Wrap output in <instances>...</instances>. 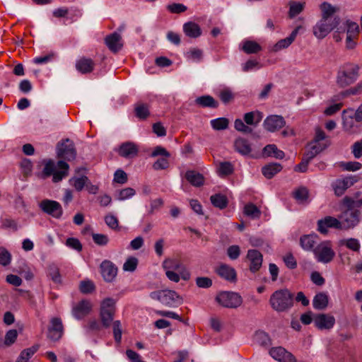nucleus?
I'll list each match as a JSON object with an SVG mask.
<instances>
[{
	"instance_id": "1",
	"label": "nucleus",
	"mask_w": 362,
	"mask_h": 362,
	"mask_svg": "<svg viewBox=\"0 0 362 362\" xmlns=\"http://www.w3.org/2000/svg\"><path fill=\"white\" fill-rule=\"evenodd\" d=\"M322 18L313 28V35L317 39L325 38L339 23V19L334 16L335 9L329 4H321Z\"/></svg>"
},
{
	"instance_id": "2",
	"label": "nucleus",
	"mask_w": 362,
	"mask_h": 362,
	"mask_svg": "<svg viewBox=\"0 0 362 362\" xmlns=\"http://www.w3.org/2000/svg\"><path fill=\"white\" fill-rule=\"evenodd\" d=\"M344 204L348 207V209L344 211L340 216V221L343 223V229L351 228L358 224L361 218L362 213L358 209H354L355 206H360L362 204V199L354 201L349 197L343 199Z\"/></svg>"
},
{
	"instance_id": "3",
	"label": "nucleus",
	"mask_w": 362,
	"mask_h": 362,
	"mask_svg": "<svg viewBox=\"0 0 362 362\" xmlns=\"http://www.w3.org/2000/svg\"><path fill=\"white\" fill-rule=\"evenodd\" d=\"M272 308L277 312H284L293 305V296L287 289L275 291L270 297Z\"/></svg>"
},
{
	"instance_id": "4",
	"label": "nucleus",
	"mask_w": 362,
	"mask_h": 362,
	"mask_svg": "<svg viewBox=\"0 0 362 362\" xmlns=\"http://www.w3.org/2000/svg\"><path fill=\"white\" fill-rule=\"evenodd\" d=\"M69 169V165L63 160L55 163L53 160H49L45 164L43 174L47 177L52 175L53 182H58L68 175Z\"/></svg>"
},
{
	"instance_id": "5",
	"label": "nucleus",
	"mask_w": 362,
	"mask_h": 362,
	"mask_svg": "<svg viewBox=\"0 0 362 362\" xmlns=\"http://www.w3.org/2000/svg\"><path fill=\"white\" fill-rule=\"evenodd\" d=\"M152 299L158 300L168 307H177L182 303V298L173 290H159L151 292Z\"/></svg>"
},
{
	"instance_id": "6",
	"label": "nucleus",
	"mask_w": 362,
	"mask_h": 362,
	"mask_svg": "<svg viewBox=\"0 0 362 362\" xmlns=\"http://www.w3.org/2000/svg\"><path fill=\"white\" fill-rule=\"evenodd\" d=\"M358 70L359 67L356 64H347L344 65L338 72L337 85L344 88L353 83L358 77Z\"/></svg>"
},
{
	"instance_id": "7",
	"label": "nucleus",
	"mask_w": 362,
	"mask_h": 362,
	"mask_svg": "<svg viewBox=\"0 0 362 362\" xmlns=\"http://www.w3.org/2000/svg\"><path fill=\"white\" fill-rule=\"evenodd\" d=\"M341 118L342 128L344 132L349 134H355L360 132L361 128L358 123L361 122L356 119L353 108L344 110L342 111Z\"/></svg>"
},
{
	"instance_id": "8",
	"label": "nucleus",
	"mask_w": 362,
	"mask_h": 362,
	"mask_svg": "<svg viewBox=\"0 0 362 362\" xmlns=\"http://www.w3.org/2000/svg\"><path fill=\"white\" fill-rule=\"evenodd\" d=\"M300 245L303 249H331L329 241H321L316 234L303 235L300 240Z\"/></svg>"
},
{
	"instance_id": "9",
	"label": "nucleus",
	"mask_w": 362,
	"mask_h": 362,
	"mask_svg": "<svg viewBox=\"0 0 362 362\" xmlns=\"http://www.w3.org/2000/svg\"><path fill=\"white\" fill-rule=\"evenodd\" d=\"M217 302L226 308H235L239 307L243 299L241 296L235 292L224 291L216 296Z\"/></svg>"
},
{
	"instance_id": "10",
	"label": "nucleus",
	"mask_w": 362,
	"mask_h": 362,
	"mask_svg": "<svg viewBox=\"0 0 362 362\" xmlns=\"http://www.w3.org/2000/svg\"><path fill=\"white\" fill-rule=\"evenodd\" d=\"M344 28L346 33V47L348 49H353L356 45V40L360 32L359 26L356 23L347 20L344 23Z\"/></svg>"
},
{
	"instance_id": "11",
	"label": "nucleus",
	"mask_w": 362,
	"mask_h": 362,
	"mask_svg": "<svg viewBox=\"0 0 362 362\" xmlns=\"http://www.w3.org/2000/svg\"><path fill=\"white\" fill-rule=\"evenodd\" d=\"M163 267L165 270L177 271L180 273L181 279L188 280L190 277L189 272L186 269L182 263L175 258L167 259L163 262Z\"/></svg>"
},
{
	"instance_id": "12",
	"label": "nucleus",
	"mask_w": 362,
	"mask_h": 362,
	"mask_svg": "<svg viewBox=\"0 0 362 362\" xmlns=\"http://www.w3.org/2000/svg\"><path fill=\"white\" fill-rule=\"evenodd\" d=\"M39 206L43 212L57 218H60L63 214L62 207L57 201L44 199L40 203Z\"/></svg>"
},
{
	"instance_id": "13",
	"label": "nucleus",
	"mask_w": 362,
	"mask_h": 362,
	"mask_svg": "<svg viewBox=\"0 0 362 362\" xmlns=\"http://www.w3.org/2000/svg\"><path fill=\"white\" fill-rule=\"evenodd\" d=\"M329 228L343 229V223L338 218L330 216L317 221V229L321 233H327Z\"/></svg>"
},
{
	"instance_id": "14",
	"label": "nucleus",
	"mask_w": 362,
	"mask_h": 362,
	"mask_svg": "<svg viewBox=\"0 0 362 362\" xmlns=\"http://www.w3.org/2000/svg\"><path fill=\"white\" fill-rule=\"evenodd\" d=\"M356 182V179L353 176L344 177L334 181L332 183V187L334 194L339 197L341 196L348 188L354 185Z\"/></svg>"
},
{
	"instance_id": "15",
	"label": "nucleus",
	"mask_w": 362,
	"mask_h": 362,
	"mask_svg": "<svg viewBox=\"0 0 362 362\" xmlns=\"http://www.w3.org/2000/svg\"><path fill=\"white\" fill-rule=\"evenodd\" d=\"M76 155L74 144L69 139L59 144L57 147L58 157L71 160L76 158Z\"/></svg>"
},
{
	"instance_id": "16",
	"label": "nucleus",
	"mask_w": 362,
	"mask_h": 362,
	"mask_svg": "<svg viewBox=\"0 0 362 362\" xmlns=\"http://www.w3.org/2000/svg\"><path fill=\"white\" fill-rule=\"evenodd\" d=\"M269 355L279 362H296L295 356L282 346L273 347L269 350Z\"/></svg>"
},
{
	"instance_id": "17",
	"label": "nucleus",
	"mask_w": 362,
	"mask_h": 362,
	"mask_svg": "<svg viewBox=\"0 0 362 362\" xmlns=\"http://www.w3.org/2000/svg\"><path fill=\"white\" fill-rule=\"evenodd\" d=\"M63 330L62 320L59 317H53L50 320L47 337L52 341H57L62 337Z\"/></svg>"
},
{
	"instance_id": "18",
	"label": "nucleus",
	"mask_w": 362,
	"mask_h": 362,
	"mask_svg": "<svg viewBox=\"0 0 362 362\" xmlns=\"http://www.w3.org/2000/svg\"><path fill=\"white\" fill-rule=\"evenodd\" d=\"M100 273L105 281L112 282L117 276V267L112 262L104 260L100 264Z\"/></svg>"
},
{
	"instance_id": "19",
	"label": "nucleus",
	"mask_w": 362,
	"mask_h": 362,
	"mask_svg": "<svg viewBox=\"0 0 362 362\" xmlns=\"http://www.w3.org/2000/svg\"><path fill=\"white\" fill-rule=\"evenodd\" d=\"M92 309V303L88 300H82L75 304L72 308V315L77 319L81 320L88 315Z\"/></svg>"
},
{
	"instance_id": "20",
	"label": "nucleus",
	"mask_w": 362,
	"mask_h": 362,
	"mask_svg": "<svg viewBox=\"0 0 362 362\" xmlns=\"http://www.w3.org/2000/svg\"><path fill=\"white\" fill-rule=\"evenodd\" d=\"M303 28L301 25L296 27L291 32L290 35L284 39L279 40L272 47V51L274 52H279L281 49L288 47L295 40L297 35Z\"/></svg>"
},
{
	"instance_id": "21",
	"label": "nucleus",
	"mask_w": 362,
	"mask_h": 362,
	"mask_svg": "<svg viewBox=\"0 0 362 362\" xmlns=\"http://www.w3.org/2000/svg\"><path fill=\"white\" fill-rule=\"evenodd\" d=\"M315 325L320 329H330L335 324L334 316L327 314H318L314 317Z\"/></svg>"
},
{
	"instance_id": "22",
	"label": "nucleus",
	"mask_w": 362,
	"mask_h": 362,
	"mask_svg": "<svg viewBox=\"0 0 362 362\" xmlns=\"http://www.w3.org/2000/svg\"><path fill=\"white\" fill-rule=\"evenodd\" d=\"M263 124L267 131L274 132L283 127L285 124V121L281 116L270 115L264 119Z\"/></svg>"
},
{
	"instance_id": "23",
	"label": "nucleus",
	"mask_w": 362,
	"mask_h": 362,
	"mask_svg": "<svg viewBox=\"0 0 362 362\" xmlns=\"http://www.w3.org/2000/svg\"><path fill=\"white\" fill-rule=\"evenodd\" d=\"M247 259L250 263V270L252 272H256L261 268L263 258L259 250H248Z\"/></svg>"
},
{
	"instance_id": "24",
	"label": "nucleus",
	"mask_w": 362,
	"mask_h": 362,
	"mask_svg": "<svg viewBox=\"0 0 362 362\" xmlns=\"http://www.w3.org/2000/svg\"><path fill=\"white\" fill-rule=\"evenodd\" d=\"M217 274L225 280L230 282L237 281V274L235 270L226 264H221L216 269Z\"/></svg>"
},
{
	"instance_id": "25",
	"label": "nucleus",
	"mask_w": 362,
	"mask_h": 362,
	"mask_svg": "<svg viewBox=\"0 0 362 362\" xmlns=\"http://www.w3.org/2000/svg\"><path fill=\"white\" fill-rule=\"evenodd\" d=\"M105 43L107 47L114 52L120 49L123 45L121 35L117 33L107 36L105 37Z\"/></svg>"
},
{
	"instance_id": "26",
	"label": "nucleus",
	"mask_w": 362,
	"mask_h": 362,
	"mask_svg": "<svg viewBox=\"0 0 362 362\" xmlns=\"http://www.w3.org/2000/svg\"><path fill=\"white\" fill-rule=\"evenodd\" d=\"M185 34L191 38L199 37L202 35L200 26L194 22H187L183 25Z\"/></svg>"
},
{
	"instance_id": "27",
	"label": "nucleus",
	"mask_w": 362,
	"mask_h": 362,
	"mask_svg": "<svg viewBox=\"0 0 362 362\" xmlns=\"http://www.w3.org/2000/svg\"><path fill=\"white\" fill-rule=\"evenodd\" d=\"M328 146V142L311 141L308 146L307 154L309 158H313Z\"/></svg>"
},
{
	"instance_id": "28",
	"label": "nucleus",
	"mask_w": 362,
	"mask_h": 362,
	"mask_svg": "<svg viewBox=\"0 0 362 362\" xmlns=\"http://www.w3.org/2000/svg\"><path fill=\"white\" fill-rule=\"evenodd\" d=\"M187 180L194 187H200L203 185L204 182V176L194 170H188L185 173Z\"/></svg>"
},
{
	"instance_id": "29",
	"label": "nucleus",
	"mask_w": 362,
	"mask_h": 362,
	"mask_svg": "<svg viewBox=\"0 0 362 362\" xmlns=\"http://www.w3.org/2000/svg\"><path fill=\"white\" fill-rule=\"evenodd\" d=\"M254 341L264 348H268L272 345V339L269 334L264 331H257L253 337Z\"/></svg>"
},
{
	"instance_id": "30",
	"label": "nucleus",
	"mask_w": 362,
	"mask_h": 362,
	"mask_svg": "<svg viewBox=\"0 0 362 362\" xmlns=\"http://www.w3.org/2000/svg\"><path fill=\"white\" fill-rule=\"evenodd\" d=\"M281 170H282V166L281 164L277 163H272L264 165L262 168V173L266 178L271 179L276 174L279 173Z\"/></svg>"
},
{
	"instance_id": "31",
	"label": "nucleus",
	"mask_w": 362,
	"mask_h": 362,
	"mask_svg": "<svg viewBox=\"0 0 362 362\" xmlns=\"http://www.w3.org/2000/svg\"><path fill=\"white\" fill-rule=\"evenodd\" d=\"M328 296L323 292L317 293L313 300V307L317 310H324L327 307Z\"/></svg>"
},
{
	"instance_id": "32",
	"label": "nucleus",
	"mask_w": 362,
	"mask_h": 362,
	"mask_svg": "<svg viewBox=\"0 0 362 362\" xmlns=\"http://www.w3.org/2000/svg\"><path fill=\"white\" fill-rule=\"evenodd\" d=\"M242 50L246 54H255L261 51L262 47L255 41L245 40L241 44Z\"/></svg>"
},
{
	"instance_id": "33",
	"label": "nucleus",
	"mask_w": 362,
	"mask_h": 362,
	"mask_svg": "<svg viewBox=\"0 0 362 362\" xmlns=\"http://www.w3.org/2000/svg\"><path fill=\"white\" fill-rule=\"evenodd\" d=\"M234 146L235 150L243 156H247L251 152V146L247 140L238 138L235 140Z\"/></svg>"
},
{
	"instance_id": "34",
	"label": "nucleus",
	"mask_w": 362,
	"mask_h": 362,
	"mask_svg": "<svg viewBox=\"0 0 362 362\" xmlns=\"http://www.w3.org/2000/svg\"><path fill=\"white\" fill-rule=\"evenodd\" d=\"M138 149L132 143H125L121 145L119 149V154L125 158H131L136 155Z\"/></svg>"
},
{
	"instance_id": "35",
	"label": "nucleus",
	"mask_w": 362,
	"mask_h": 362,
	"mask_svg": "<svg viewBox=\"0 0 362 362\" xmlns=\"http://www.w3.org/2000/svg\"><path fill=\"white\" fill-rule=\"evenodd\" d=\"M94 63L90 59L82 58L76 64V69L82 74L90 72L93 69Z\"/></svg>"
},
{
	"instance_id": "36",
	"label": "nucleus",
	"mask_w": 362,
	"mask_h": 362,
	"mask_svg": "<svg viewBox=\"0 0 362 362\" xmlns=\"http://www.w3.org/2000/svg\"><path fill=\"white\" fill-rule=\"evenodd\" d=\"M263 115L259 111L247 112L244 115V121L248 125L257 126L262 119Z\"/></svg>"
},
{
	"instance_id": "37",
	"label": "nucleus",
	"mask_w": 362,
	"mask_h": 362,
	"mask_svg": "<svg viewBox=\"0 0 362 362\" xmlns=\"http://www.w3.org/2000/svg\"><path fill=\"white\" fill-rule=\"evenodd\" d=\"M134 112L139 119H146L150 115L149 106L142 102H138L134 105Z\"/></svg>"
},
{
	"instance_id": "38",
	"label": "nucleus",
	"mask_w": 362,
	"mask_h": 362,
	"mask_svg": "<svg viewBox=\"0 0 362 362\" xmlns=\"http://www.w3.org/2000/svg\"><path fill=\"white\" fill-rule=\"evenodd\" d=\"M315 257L317 262L322 263H328L332 260L335 255L333 250H313Z\"/></svg>"
},
{
	"instance_id": "39",
	"label": "nucleus",
	"mask_w": 362,
	"mask_h": 362,
	"mask_svg": "<svg viewBox=\"0 0 362 362\" xmlns=\"http://www.w3.org/2000/svg\"><path fill=\"white\" fill-rule=\"evenodd\" d=\"M100 313L115 315V300L110 298L104 299L101 302Z\"/></svg>"
},
{
	"instance_id": "40",
	"label": "nucleus",
	"mask_w": 362,
	"mask_h": 362,
	"mask_svg": "<svg viewBox=\"0 0 362 362\" xmlns=\"http://www.w3.org/2000/svg\"><path fill=\"white\" fill-rule=\"evenodd\" d=\"M304 2L290 1L289 2V11L288 16L290 18H293L297 15L300 13L305 8Z\"/></svg>"
},
{
	"instance_id": "41",
	"label": "nucleus",
	"mask_w": 362,
	"mask_h": 362,
	"mask_svg": "<svg viewBox=\"0 0 362 362\" xmlns=\"http://www.w3.org/2000/svg\"><path fill=\"white\" fill-rule=\"evenodd\" d=\"M88 179L86 176L73 177L69 179V184L73 186L76 191H81L86 186Z\"/></svg>"
},
{
	"instance_id": "42",
	"label": "nucleus",
	"mask_w": 362,
	"mask_h": 362,
	"mask_svg": "<svg viewBox=\"0 0 362 362\" xmlns=\"http://www.w3.org/2000/svg\"><path fill=\"white\" fill-rule=\"evenodd\" d=\"M196 103L202 107H216L218 103L210 95H204L196 99Z\"/></svg>"
},
{
	"instance_id": "43",
	"label": "nucleus",
	"mask_w": 362,
	"mask_h": 362,
	"mask_svg": "<svg viewBox=\"0 0 362 362\" xmlns=\"http://www.w3.org/2000/svg\"><path fill=\"white\" fill-rule=\"evenodd\" d=\"M210 123L214 129L221 131L228 128L229 120L226 117H218L211 119Z\"/></svg>"
},
{
	"instance_id": "44",
	"label": "nucleus",
	"mask_w": 362,
	"mask_h": 362,
	"mask_svg": "<svg viewBox=\"0 0 362 362\" xmlns=\"http://www.w3.org/2000/svg\"><path fill=\"white\" fill-rule=\"evenodd\" d=\"M244 214L251 218H257L260 216V210L253 204L250 203L245 206Z\"/></svg>"
},
{
	"instance_id": "45",
	"label": "nucleus",
	"mask_w": 362,
	"mask_h": 362,
	"mask_svg": "<svg viewBox=\"0 0 362 362\" xmlns=\"http://www.w3.org/2000/svg\"><path fill=\"white\" fill-rule=\"evenodd\" d=\"M202 51L198 48H192L185 53V57L187 60L199 62L202 59Z\"/></svg>"
},
{
	"instance_id": "46",
	"label": "nucleus",
	"mask_w": 362,
	"mask_h": 362,
	"mask_svg": "<svg viewBox=\"0 0 362 362\" xmlns=\"http://www.w3.org/2000/svg\"><path fill=\"white\" fill-rule=\"evenodd\" d=\"M308 189L306 187H300L294 192L293 196L299 203H305L308 199Z\"/></svg>"
},
{
	"instance_id": "47",
	"label": "nucleus",
	"mask_w": 362,
	"mask_h": 362,
	"mask_svg": "<svg viewBox=\"0 0 362 362\" xmlns=\"http://www.w3.org/2000/svg\"><path fill=\"white\" fill-rule=\"evenodd\" d=\"M262 64L255 59H250L242 64V69L244 72L257 71L262 67Z\"/></svg>"
},
{
	"instance_id": "48",
	"label": "nucleus",
	"mask_w": 362,
	"mask_h": 362,
	"mask_svg": "<svg viewBox=\"0 0 362 362\" xmlns=\"http://www.w3.org/2000/svg\"><path fill=\"white\" fill-rule=\"evenodd\" d=\"M212 204L219 209H224L227 206V199L224 195L216 194L211 197Z\"/></svg>"
},
{
	"instance_id": "49",
	"label": "nucleus",
	"mask_w": 362,
	"mask_h": 362,
	"mask_svg": "<svg viewBox=\"0 0 362 362\" xmlns=\"http://www.w3.org/2000/svg\"><path fill=\"white\" fill-rule=\"evenodd\" d=\"M339 247H346L348 249H359L360 243L356 238L342 239L339 241Z\"/></svg>"
},
{
	"instance_id": "50",
	"label": "nucleus",
	"mask_w": 362,
	"mask_h": 362,
	"mask_svg": "<svg viewBox=\"0 0 362 362\" xmlns=\"http://www.w3.org/2000/svg\"><path fill=\"white\" fill-rule=\"evenodd\" d=\"M135 194V190L133 188L127 187L119 190L117 194V199L124 201L132 198Z\"/></svg>"
},
{
	"instance_id": "51",
	"label": "nucleus",
	"mask_w": 362,
	"mask_h": 362,
	"mask_svg": "<svg viewBox=\"0 0 362 362\" xmlns=\"http://www.w3.org/2000/svg\"><path fill=\"white\" fill-rule=\"evenodd\" d=\"M218 174L221 176L230 175L233 172V166L230 162H223L219 164Z\"/></svg>"
},
{
	"instance_id": "52",
	"label": "nucleus",
	"mask_w": 362,
	"mask_h": 362,
	"mask_svg": "<svg viewBox=\"0 0 362 362\" xmlns=\"http://www.w3.org/2000/svg\"><path fill=\"white\" fill-rule=\"evenodd\" d=\"M39 345L33 346L21 351L19 358L23 361L28 362L30 358L37 351Z\"/></svg>"
},
{
	"instance_id": "53",
	"label": "nucleus",
	"mask_w": 362,
	"mask_h": 362,
	"mask_svg": "<svg viewBox=\"0 0 362 362\" xmlns=\"http://www.w3.org/2000/svg\"><path fill=\"white\" fill-rule=\"evenodd\" d=\"M18 337L16 329H9L5 334L4 344L7 346L12 345Z\"/></svg>"
},
{
	"instance_id": "54",
	"label": "nucleus",
	"mask_w": 362,
	"mask_h": 362,
	"mask_svg": "<svg viewBox=\"0 0 362 362\" xmlns=\"http://www.w3.org/2000/svg\"><path fill=\"white\" fill-rule=\"evenodd\" d=\"M138 265V259L131 257L123 264V269L126 272H134Z\"/></svg>"
},
{
	"instance_id": "55",
	"label": "nucleus",
	"mask_w": 362,
	"mask_h": 362,
	"mask_svg": "<svg viewBox=\"0 0 362 362\" xmlns=\"http://www.w3.org/2000/svg\"><path fill=\"white\" fill-rule=\"evenodd\" d=\"M79 288L83 293H89L95 290V285L90 280H84L80 283Z\"/></svg>"
},
{
	"instance_id": "56",
	"label": "nucleus",
	"mask_w": 362,
	"mask_h": 362,
	"mask_svg": "<svg viewBox=\"0 0 362 362\" xmlns=\"http://www.w3.org/2000/svg\"><path fill=\"white\" fill-rule=\"evenodd\" d=\"M223 103H227L233 98V94L231 90L228 88L221 89L218 94Z\"/></svg>"
},
{
	"instance_id": "57",
	"label": "nucleus",
	"mask_w": 362,
	"mask_h": 362,
	"mask_svg": "<svg viewBox=\"0 0 362 362\" xmlns=\"http://www.w3.org/2000/svg\"><path fill=\"white\" fill-rule=\"evenodd\" d=\"M114 338L117 343H120L122 339V327L121 322L116 320L112 324Z\"/></svg>"
},
{
	"instance_id": "58",
	"label": "nucleus",
	"mask_w": 362,
	"mask_h": 362,
	"mask_svg": "<svg viewBox=\"0 0 362 362\" xmlns=\"http://www.w3.org/2000/svg\"><path fill=\"white\" fill-rule=\"evenodd\" d=\"M48 275L52 279V280L55 283L61 282V276L59 274V272L58 268H57L54 265H50L48 269Z\"/></svg>"
},
{
	"instance_id": "59",
	"label": "nucleus",
	"mask_w": 362,
	"mask_h": 362,
	"mask_svg": "<svg viewBox=\"0 0 362 362\" xmlns=\"http://www.w3.org/2000/svg\"><path fill=\"white\" fill-rule=\"evenodd\" d=\"M167 8L173 13H180L187 10V7L184 4L177 3L168 5Z\"/></svg>"
},
{
	"instance_id": "60",
	"label": "nucleus",
	"mask_w": 362,
	"mask_h": 362,
	"mask_svg": "<svg viewBox=\"0 0 362 362\" xmlns=\"http://www.w3.org/2000/svg\"><path fill=\"white\" fill-rule=\"evenodd\" d=\"M114 181L119 184H124L127 181V173L122 170H117L114 175Z\"/></svg>"
},
{
	"instance_id": "61",
	"label": "nucleus",
	"mask_w": 362,
	"mask_h": 362,
	"mask_svg": "<svg viewBox=\"0 0 362 362\" xmlns=\"http://www.w3.org/2000/svg\"><path fill=\"white\" fill-rule=\"evenodd\" d=\"M234 127L237 131L245 132V133H249L252 131L251 129L249 127H247L244 123V122L240 119H236L235 120Z\"/></svg>"
},
{
	"instance_id": "62",
	"label": "nucleus",
	"mask_w": 362,
	"mask_h": 362,
	"mask_svg": "<svg viewBox=\"0 0 362 362\" xmlns=\"http://www.w3.org/2000/svg\"><path fill=\"white\" fill-rule=\"evenodd\" d=\"M311 159L312 158H309L308 157V154L305 153L304 158H303L302 162L300 164L296 165V167L294 168L295 171L300 172V173L305 172L308 169V163Z\"/></svg>"
},
{
	"instance_id": "63",
	"label": "nucleus",
	"mask_w": 362,
	"mask_h": 362,
	"mask_svg": "<svg viewBox=\"0 0 362 362\" xmlns=\"http://www.w3.org/2000/svg\"><path fill=\"white\" fill-rule=\"evenodd\" d=\"M93 240L97 245L100 246H104L108 242V238L107 235L99 233H93Z\"/></svg>"
},
{
	"instance_id": "64",
	"label": "nucleus",
	"mask_w": 362,
	"mask_h": 362,
	"mask_svg": "<svg viewBox=\"0 0 362 362\" xmlns=\"http://www.w3.org/2000/svg\"><path fill=\"white\" fill-rule=\"evenodd\" d=\"M352 153L356 158L362 157V141L355 142L351 148Z\"/></svg>"
}]
</instances>
